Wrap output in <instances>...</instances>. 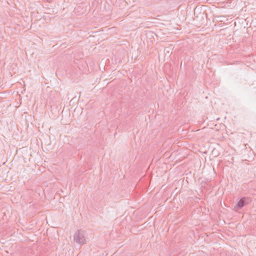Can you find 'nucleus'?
Instances as JSON below:
<instances>
[{"mask_svg": "<svg viewBox=\"0 0 256 256\" xmlns=\"http://www.w3.org/2000/svg\"><path fill=\"white\" fill-rule=\"evenodd\" d=\"M86 232L82 230H79L74 235V240L80 245H84L86 242Z\"/></svg>", "mask_w": 256, "mask_h": 256, "instance_id": "obj_1", "label": "nucleus"}, {"mask_svg": "<svg viewBox=\"0 0 256 256\" xmlns=\"http://www.w3.org/2000/svg\"><path fill=\"white\" fill-rule=\"evenodd\" d=\"M251 202L250 198L248 197L242 198L238 202L237 205L234 208L240 209L244 206L248 204Z\"/></svg>", "mask_w": 256, "mask_h": 256, "instance_id": "obj_2", "label": "nucleus"}]
</instances>
